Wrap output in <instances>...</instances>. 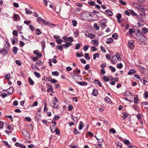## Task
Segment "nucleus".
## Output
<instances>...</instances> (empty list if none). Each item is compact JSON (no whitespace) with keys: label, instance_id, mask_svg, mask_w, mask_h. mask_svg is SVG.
<instances>
[{"label":"nucleus","instance_id":"58","mask_svg":"<svg viewBox=\"0 0 148 148\" xmlns=\"http://www.w3.org/2000/svg\"><path fill=\"white\" fill-rule=\"evenodd\" d=\"M29 27L32 31L34 30L35 27L32 25H29Z\"/></svg>","mask_w":148,"mask_h":148},{"label":"nucleus","instance_id":"18","mask_svg":"<svg viewBox=\"0 0 148 148\" xmlns=\"http://www.w3.org/2000/svg\"><path fill=\"white\" fill-rule=\"evenodd\" d=\"M22 134L24 136H27L29 134L28 131L25 130H23Z\"/></svg>","mask_w":148,"mask_h":148},{"label":"nucleus","instance_id":"10","mask_svg":"<svg viewBox=\"0 0 148 148\" xmlns=\"http://www.w3.org/2000/svg\"><path fill=\"white\" fill-rule=\"evenodd\" d=\"M5 77L8 81H9L10 79L12 78L10 74L9 73L5 75Z\"/></svg>","mask_w":148,"mask_h":148},{"label":"nucleus","instance_id":"12","mask_svg":"<svg viewBox=\"0 0 148 148\" xmlns=\"http://www.w3.org/2000/svg\"><path fill=\"white\" fill-rule=\"evenodd\" d=\"M138 10L139 11V12H140V14L141 16H142L143 17V16H145V10H140L138 9Z\"/></svg>","mask_w":148,"mask_h":148},{"label":"nucleus","instance_id":"57","mask_svg":"<svg viewBox=\"0 0 148 148\" xmlns=\"http://www.w3.org/2000/svg\"><path fill=\"white\" fill-rule=\"evenodd\" d=\"M60 118V116L55 115L53 118V119L58 120Z\"/></svg>","mask_w":148,"mask_h":148},{"label":"nucleus","instance_id":"1","mask_svg":"<svg viewBox=\"0 0 148 148\" xmlns=\"http://www.w3.org/2000/svg\"><path fill=\"white\" fill-rule=\"evenodd\" d=\"M6 43L4 45L3 49V51L5 53V54H3V56L6 55L8 53V50L9 49V43L8 42V40H5Z\"/></svg>","mask_w":148,"mask_h":148},{"label":"nucleus","instance_id":"49","mask_svg":"<svg viewBox=\"0 0 148 148\" xmlns=\"http://www.w3.org/2000/svg\"><path fill=\"white\" fill-rule=\"evenodd\" d=\"M56 127L54 126V125H52V126H50V129L51 130V132H53V131L55 129L54 128L56 129Z\"/></svg>","mask_w":148,"mask_h":148},{"label":"nucleus","instance_id":"35","mask_svg":"<svg viewBox=\"0 0 148 148\" xmlns=\"http://www.w3.org/2000/svg\"><path fill=\"white\" fill-rule=\"evenodd\" d=\"M129 115L128 113L127 112H125L123 113V115L122 117L123 119H126V117H127Z\"/></svg>","mask_w":148,"mask_h":148},{"label":"nucleus","instance_id":"16","mask_svg":"<svg viewBox=\"0 0 148 148\" xmlns=\"http://www.w3.org/2000/svg\"><path fill=\"white\" fill-rule=\"evenodd\" d=\"M19 49L16 47H14L13 48L12 51L15 54H16L17 53V51Z\"/></svg>","mask_w":148,"mask_h":148},{"label":"nucleus","instance_id":"8","mask_svg":"<svg viewBox=\"0 0 148 148\" xmlns=\"http://www.w3.org/2000/svg\"><path fill=\"white\" fill-rule=\"evenodd\" d=\"M98 93V91L97 89L95 88H94L93 89L92 94L93 96H97V95Z\"/></svg>","mask_w":148,"mask_h":148},{"label":"nucleus","instance_id":"11","mask_svg":"<svg viewBox=\"0 0 148 148\" xmlns=\"http://www.w3.org/2000/svg\"><path fill=\"white\" fill-rule=\"evenodd\" d=\"M55 132L56 134L58 135V136H59L60 135V130L58 129L57 127H56V129L54 130L53 132Z\"/></svg>","mask_w":148,"mask_h":148},{"label":"nucleus","instance_id":"48","mask_svg":"<svg viewBox=\"0 0 148 148\" xmlns=\"http://www.w3.org/2000/svg\"><path fill=\"white\" fill-rule=\"evenodd\" d=\"M72 23L73 26L75 27L77 25V21L75 20H73L72 21Z\"/></svg>","mask_w":148,"mask_h":148},{"label":"nucleus","instance_id":"5","mask_svg":"<svg viewBox=\"0 0 148 148\" xmlns=\"http://www.w3.org/2000/svg\"><path fill=\"white\" fill-rule=\"evenodd\" d=\"M76 82L81 86H86L87 84V83L85 82H80L76 81Z\"/></svg>","mask_w":148,"mask_h":148},{"label":"nucleus","instance_id":"20","mask_svg":"<svg viewBox=\"0 0 148 148\" xmlns=\"http://www.w3.org/2000/svg\"><path fill=\"white\" fill-rule=\"evenodd\" d=\"M130 12L131 14L132 15L136 16L138 18V17L137 16H138L137 14L135 13L134 10H130Z\"/></svg>","mask_w":148,"mask_h":148},{"label":"nucleus","instance_id":"36","mask_svg":"<svg viewBox=\"0 0 148 148\" xmlns=\"http://www.w3.org/2000/svg\"><path fill=\"white\" fill-rule=\"evenodd\" d=\"M105 100L107 101L108 103H109V102H111V103L112 102L111 101L110 99L107 97H106L105 98Z\"/></svg>","mask_w":148,"mask_h":148},{"label":"nucleus","instance_id":"61","mask_svg":"<svg viewBox=\"0 0 148 148\" xmlns=\"http://www.w3.org/2000/svg\"><path fill=\"white\" fill-rule=\"evenodd\" d=\"M13 34L14 36H18V32L16 30H14L13 31Z\"/></svg>","mask_w":148,"mask_h":148},{"label":"nucleus","instance_id":"52","mask_svg":"<svg viewBox=\"0 0 148 148\" xmlns=\"http://www.w3.org/2000/svg\"><path fill=\"white\" fill-rule=\"evenodd\" d=\"M103 79L104 81L106 82H108L109 80V79L108 78L105 76L103 77Z\"/></svg>","mask_w":148,"mask_h":148},{"label":"nucleus","instance_id":"41","mask_svg":"<svg viewBox=\"0 0 148 148\" xmlns=\"http://www.w3.org/2000/svg\"><path fill=\"white\" fill-rule=\"evenodd\" d=\"M123 66V64L121 63H118L117 64L116 66L118 69H121Z\"/></svg>","mask_w":148,"mask_h":148},{"label":"nucleus","instance_id":"37","mask_svg":"<svg viewBox=\"0 0 148 148\" xmlns=\"http://www.w3.org/2000/svg\"><path fill=\"white\" fill-rule=\"evenodd\" d=\"M123 143L127 145H130V142L128 140H126L123 141Z\"/></svg>","mask_w":148,"mask_h":148},{"label":"nucleus","instance_id":"29","mask_svg":"<svg viewBox=\"0 0 148 148\" xmlns=\"http://www.w3.org/2000/svg\"><path fill=\"white\" fill-rule=\"evenodd\" d=\"M50 90L51 91L52 93H54V92L53 91V87H49L48 89H47V91L48 92H50Z\"/></svg>","mask_w":148,"mask_h":148},{"label":"nucleus","instance_id":"55","mask_svg":"<svg viewBox=\"0 0 148 148\" xmlns=\"http://www.w3.org/2000/svg\"><path fill=\"white\" fill-rule=\"evenodd\" d=\"M94 28L97 30H98L99 29V27L97 25V23H95L94 25Z\"/></svg>","mask_w":148,"mask_h":148},{"label":"nucleus","instance_id":"23","mask_svg":"<svg viewBox=\"0 0 148 148\" xmlns=\"http://www.w3.org/2000/svg\"><path fill=\"white\" fill-rule=\"evenodd\" d=\"M112 37L115 39H117L119 38V36L116 33H115L112 35Z\"/></svg>","mask_w":148,"mask_h":148},{"label":"nucleus","instance_id":"59","mask_svg":"<svg viewBox=\"0 0 148 148\" xmlns=\"http://www.w3.org/2000/svg\"><path fill=\"white\" fill-rule=\"evenodd\" d=\"M119 2L121 4L123 5H125L126 4V2L122 0H119Z\"/></svg>","mask_w":148,"mask_h":148},{"label":"nucleus","instance_id":"38","mask_svg":"<svg viewBox=\"0 0 148 148\" xmlns=\"http://www.w3.org/2000/svg\"><path fill=\"white\" fill-rule=\"evenodd\" d=\"M34 74L35 75V76L37 77V78H39L40 77V74L36 71H35L34 72Z\"/></svg>","mask_w":148,"mask_h":148},{"label":"nucleus","instance_id":"53","mask_svg":"<svg viewBox=\"0 0 148 148\" xmlns=\"http://www.w3.org/2000/svg\"><path fill=\"white\" fill-rule=\"evenodd\" d=\"M88 3L91 6H94L95 4V3L94 1H91L90 2H88Z\"/></svg>","mask_w":148,"mask_h":148},{"label":"nucleus","instance_id":"56","mask_svg":"<svg viewBox=\"0 0 148 148\" xmlns=\"http://www.w3.org/2000/svg\"><path fill=\"white\" fill-rule=\"evenodd\" d=\"M89 45H84L83 47V50L84 51H86L88 49Z\"/></svg>","mask_w":148,"mask_h":148},{"label":"nucleus","instance_id":"24","mask_svg":"<svg viewBox=\"0 0 148 148\" xmlns=\"http://www.w3.org/2000/svg\"><path fill=\"white\" fill-rule=\"evenodd\" d=\"M36 34L37 35H39L41 34L42 32L39 29H36L35 30Z\"/></svg>","mask_w":148,"mask_h":148},{"label":"nucleus","instance_id":"51","mask_svg":"<svg viewBox=\"0 0 148 148\" xmlns=\"http://www.w3.org/2000/svg\"><path fill=\"white\" fill-rule=\"evenodd\" d=\"M41 22H42V23H43L45 25H47V24L49 23V22H46L45 21V19H44L43 18H42V20H41Z\"/></svg>","mask_w":148,"mask_h":148},{"label":"nucleus","instance_id":"33","mask_svg":"<svg viewBox=\"0 0 148 148\" xmlns=\"http://www.w3.org/2000/svg\"><path fill=\"white\" fill-rule=\"evenodd\" d=\"M79 31L77 29H76L75 32H74V34L75 35V37H77L79 36Z\"/></svg>","mask_w":148,"mask_h":148},{"label":"nucleus","instance_id":"21","mask_svg":"<svg viewBox=\"0 0 148 148\" xmlns=\"http://www.w3.org/2000/svg\"><path fill=\"white\" fill-rule=\"evenodd\" d=\"M11 42L12 44V45H14L15 43H16V41L15 40L17 41V39L15 37H13V38L12 39H11Z\"/></svg>","mask_w":148,"mask_h":148},{"label":"nucleus","instance_id":"42","mask_svg":"<svg viewBox=\"0 0 148 148\" xmlns=\"http://www.w3.org/2000/svg\"><path fill=\"white\" fill-rule=\"evenodd\" d=\"M25 11L27 14H31L32 13V11L28 10L27 8H26L25 9Z\"/></svg>","mask_w":148,"mask_h":148},{"label":"nucleus","instance_id":"27","mask_svg":"<svg viewBox=\"0 0 148 148\" xmlns=\"http://www.w3.org/2000/svg\"><path fill=\"white\" fill-rule=\"evenodd\" d=\"M115 57H116L117 59L119 61H120L121 60V58H120V55L119 54V53H116V54Z\"/></svg>","mask_w":148,"mask_h":148},{"label":"nucleus","instance_id":"31","mask_svg":"<svg viewBox=\"0 0 148 148\" xmlns=\"http://www.w3.org/2000/svg\"><path fill=\"white\" fill-rule=\"evenodd\" d=\"M62 46H63L65 49H67L68 47H69V42H67L65 44L62 45Z\"/></svg>","mask_w":148,"mask_h":148},{"label":"nucleus","instance_id":"34","mask_svg":"<svg viewBox=\"0 0 148 148\" xmlns=\"http://www.w3.org/2000/svg\"><path fill=\"white\" fill-rule=\"evenodd\" d=\"M88 36L90 37L91 39H94L95 37V35L91 33L89 34Z\"/></svg>","mask_w":148,"mask_h":148},{"label":"nucleus","instance_id":"64","mask_svg":"<svg viewBox=\"0 0 148 148\" xmlns=\"http://www.w3.org/2000/svg\"><path fill=\"white\" fill-rule=\"evenodd\" d=\"M142 29L143 31L144 32L145 34L148 32V29L147 28H143Z\"/></svg>","mask_w":148,"mask_h":148},{"label":"nucleus","instance_id":"15","mask_svg":"<svg viewBox=\"0 0 148 148\" xmlns=\"http://www.w3.org/2000/svg\"><path fill=\"white\" fill-rule=\"evenodd\" d=\"M13 18L14 20H19L20 19V16H19L16 14H15L13 15Z\"/></svg>","mask_w":148,"mask_h":148},{"label":"nucleus","instance_id":"3","mask_svg":"<svg viewBox=\"0 0 148 148\" xmlns=\"http://www.w3.org/2000/svg\"><path fill=\"white\" fill-rule=\"evenodd\" d=\"M140 38H134L136 39L137 40H140L141 42H143L144 41H145L147 40L146 37L143 34L141 35L140 36Z\"/></svg>","mask_w":148,"mask_h":148},{"label":"nucleus","instance_id":"60","mask_svg":"<svg viewBox=\"0 0 148 148\" xmlns=\"http://www.w3.org/2000/svg\"><path fill=\"white\" fill-rule=\"evenodd\" d=\"M25 119L26 121H28L29 122H30L31 121V118L28 116L25 117Z\"/></svg>","mask_w":148,"mask_h":148},{"label":"nucleus","instance_id":"22","mask_svg":"<svg viewBox=\"0 0 148 148\" xmlns=\"http://www.w3.org/2000/svg\"><path fill=\"white\" fill-rule=\"evenodd\" d=\"M99 53H96L93 55V59L95 60L96 58H99Z\"/></svg>","mask_w":148,"mask_h":148},{"label":"nucleus","instance_id":"4","mask_svg":"<svg viewBox=\"0 0 148 148\" xmlns=\"http://www.w3.org/2000/svg\"><path fill=\"white\" fill-rule=\"evenodd\" d=\"M15 145L16 147H20L21 148H26V146L23 145L17 142L15 144Z\"/></svg>","mask_w":148,"mask_h":148},{"label":"nucleus","instance_id":"39","mask_svg":"<svg viewBox=\"0 0 148 148\" xmlns=\"http://www.w3.org/2000/svg\"><path fill=\"white\" fill-rule=\"evenodd\" d=\"M67 41H69L70 42H72L73 41V39L72 37L70 36L67 39Z\"/></svg>","mask_w":148,"mask_h":148},{"label":"nucleus","instance_id":"9","mask_svg":"<svg viewBox=\"0 0 148 148\" xmlns=\"http://www.w3.org/2000/svg\"><path fill=\"white\" fill-rule=\"evenodd\" d=\"M105 12L109 16H111L112 15L113 13L112 11L109 10H105Z\"/></svg>","mask_w":148,"mask_h":148},{"label":"nucleus","instance_id":"25","mask_svg":"<svg viewBox=\"0 0 148 148\" xmlns=\"http://www.w3.org/2000/svg\"><path fill=\"white\" fill-rule=\"evenodd\" d=\"M84 57L85 58L88 60H89L90 59V57L89 56V54L88 53H85Z\"/></svg>","mask_w":148,"mask_h":148},{"label":"nucleus","instance_id":"6","mask_svg":"<svg viewBox=\"0 0 148 148\" xmlns=\"http://www.w3.org/2000/svg\"><path fill=\"white\" fill-rule=\"evenodd\" d=\"M128 44L129 45V47L131 50L134 49V43L132 42H130V41H129Z\"/></svg>","mask_w":148,"mask_h":148},{"label":"nucleus","instance_id":"13","mask_svg":"<svg viewBox=\"0 0 148 148\" xmlns=\"http://www.w3.org/2000/svg\"><path fill=\"white\" fill-rule=\"evenodd\" d=\"M136 72V71L135 69H131L128 72V74L129 75H131Z\"/></svg>","mask_w":148,"mask_h":148},{"label":"nucleus","instance_id":"62","mask_svg":"<svg viewBox=\"0 0 148 148\" xmlns=\"http://www.w3.org/2000/svg\"><path fill=\"white\" fill-rule=\"evenodd\" d=\"M8 90H9V91L12 92V93H13L14 90V88L13 87H10L8 89Z\"/></svg>","mask_w":148,"mask_h":148},{"label":"nucleus","instance_id":"30","mask_svg":"<svg viewBox=\"0 0 148 148\" xmlns=\"http://www.w3.org/2000/svg\"><path fill=\"white\" fill-rule=\"evenodd\" d=\"M94 82L96 84H97L99 86L101 87V85L100 82L98 80L95 79L94 81Z\"/></svg>","mask_w":148,"mask_h":148},{"label":"nucleus","instance_id":"46","mask_svg":"<svg viewBox=\"0 0 148 148\" xmlns=\"http://www.w3.org/2000/svg\"><path fill=\"white\" fill-rule=\"evenodd\" d=\"M109 39L110 40L106 41V43L108 44H109L113 42V39L112 38H110Z\"/></svg>","mask_w":148,"mask_h":148},{"label":"nucleus","instance_id":"45","mask_svg":"<svg viewBox=\"0 0 148 148\" xmlns=\"http://www.w3.org/2000/svg\"><path fill=\"white\" fill-rule=\"evenodd\" d=\"M81 46V45L79 43L76 44L75 45V49L77 50L79 49Z\"/></svg>","mask_w":148,"mask_h":148},{"label":"nucleus","instance_id":"40","mask_svg":"<svg viewBox=\"0 0 148 148\" xmlns=\"http://www.w3.org/2000/svg\"><path fill=\"white\" fill-rule=\"evenodd\" d=\"M143 6L144 5H139L138 6V9L140 10H146V9H144V7H143Z\"/></svg>","mask_w":148,"mask_h":148},{"label":"nucleus","instance_id":"63","mask_svg":"<svg viewBox=\"0 0 148 148\" xmlns=\"http://www.w3.org/2000/svg\"><path fill=\"white\" fill-rule=\"evenodd\" d=\"M144 97L145 98H148V92L147 91H145L144 93Z\"/></svg>","mask_w":148,"mask_h":148},{"label":"nucleus","instance_id":"2","mask_svg":"<svg viewBox=\"0 0 148 148\" xmlns=\"http://www.w3.org/2000/svg\"><path fill=\"white\" fill-rule=\"evenodd\" d=\"M107 21V20L106 18H103L100 21V24L102 27H103V28H105L106 27V23Z\"/></svg>","mask_w":148,"mask_h":148},{"label":"nucleus","instance_id":"44","mask_svg":"<svg viewBox=\"0 0 148 148\" xmlns=\"http://www.w3.org/2000/svg\"><path fill=\"white\" fill-rule=\"evenodd\" d=\"M57 49L58 50H60L61 51H63V48L61 45H59L56 46Z\"/></svg>","mask_w":148,"mask_h":148},{"label":"nucleus","instance_id":"32","mask_svg":"<svg viewBox=\"0 0 148 148\" xmlns=\"http://www.w3.org/2000/svg\"><path fill=\"white\" fill-rule=\"evenodd\" d=\"M52 74L54 76H58L59 75V73L57 71H55L52 72Z\"/></svg>","mask_w":148,"mask_h":148},{"label":"nucleus","instance_id":"28","mask_svg":"<svg viewBox=\"0 0 148 148\" xmlns=\"http://www.w3.org/2000/svg\"><path fill=\"white\" fill-rule=\"evenodd\" d=\"M73 133L75 135H77L78 134H80V132H79L76 128L74 129Z\"/></svg>","mask_w":148,"mask_h":148},{"label":"nucleus","instance_id":"43","mask_svg":"<svg viewBox=\"0 0 148 148\" xmlns=\"http://www.w3.org/2000/svg\"><path fill=\"white\" fill-rule=\"evenodd\" d=\"M109 68L110 69H111V71L112 72H115L116 71L115 68L112 66H109Z\"/></svg>","mask_w":148,"mask_h":148},{"label":"nucleus","instance_id":"47","mask_svg":"<svg viewBox=\"0 0 148 148\" xmlns=\"http://www.w3.org/2000/svg\"><path fill=\"white\" fill-rule=\"evenodd\" d=\"M56 42H57L58 44H60L63 42V40L62 39H59L58 40H56Z\"/></svg>","mask_w":148,"mask_h":148},{"label":"nucleus","instance_id":"17","mask_svg":"<svg viewBox=\"0 0 148 148\" xmlns=\"http://www.w3.org/2000/svg\"><path fill=\"white\" fill-rule=\"evenodd\" d=\"M28 82L29 84L31 85H33L34 84V82L30 77H28Z\"/></svg>","mask_w":148,"mask_h":148},{"label":"nucleus","instance_id":"19","mask_svg":"<svg viewBox=\"0 0 148 148\" xmlns=\"http://www.w3.org/2000/svg\"><path fill=\"white\" fill-rule=\"evenodd\" d=\"M83 127V123L82 121H81L79 123V126L78 127V129L80 130H81L82 129Z\"/></svg>","mask_w":148,"mask_h":148},{"label":"nucleus","instance_id":"14","mask_svg":"<svg viewBox=\"0 0 148 148\" xmlns=\"http://www.w3.org/2000/svg\"><path fill=\"white\" fill-rule=\"evenodd\" d=\"M56 103V102H53V108L55 109H60V107L58 105H57Z\"/></svg>","mask_w":148,"mask_h":148},{"label":"nucleus","instance_id":"50","mask_svg":"<svg viewBox=\"0 0 148 148\" xmlns=\"http://www.w3.org/2000/svg\"><path fill=\"white\" fill-rule=\"evenodd\" d=\"M76 56L77 57H81L83 56V54L82 52L79 53H76Z\"/></svg>","mask_w":148,"mask_h":148},{"label":"nucleus","instance_id":"7","mask_svg":"<svg viewBox=\"0 0 148 148\" xmlns=\"http://www.w3.org/2000/svg\"><path fill=\"white\" fill-rule=\"evenodd\" d=\"M91 43L92 44L96 46H97L99 44V42L97 39L92 40Z\"/></svg>","mask_w":148,"mask_h":148},{"label":"nucleus","instance_id":"54","mask_svg":"<svg viewBox=\"0 0 148 148\" xmlns=\"http://www.w3.org/2000/svg\"><path fill=\"white\" fill-rule=\"evenodd\" d=\"M117 146L116 147V148H117V147H120V148H122V143L119 142H118L117 143Z\"/></svg>","mask_w":148,"mask_h":148},{"label":"nucleus","instance_id":"26","mask_svg":"<svg viewBox=\"0 0 148 148\" xmlns=\"http://www.w3.org/2000/svg\"><path fill=\"white\" fill-rule=\"evenodd\" d=\"M41 115L39 114H37L36 116H35V118L36 119H37V120L38 122L40 121V120L39 119L41 117Z\"/></svg>","mask_w":148,"mask_h":148}]
</instances>
